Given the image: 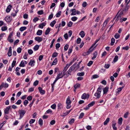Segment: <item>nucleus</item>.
Listing matches in <instances>:
<instances>
[{"label":"nucleus","instance_id":"a211bd4d","mask_svg":"<svg viewBox=\"0 0 130 130\" xmlns=\"http://www.w3.org/2000/svg\"><path fill=\"white\" fill-rule=\"evenodd\" d=\"M110 121V119L109 118H107L106 119V120L104 122V125H106Z\"/></svg>","mask_w":130,"mask_h":130},{"label":"nucleus","instance_id":"5701e85b","mask_svg":"<svg viewBox=\"0 0 130 130\" xmlns=\"http://www.w3.org/2000/svg\"><path fill=\"white\" fill-rule=\"evenodd\" d=\"M75 64H74L73 66H72L71 67H70L69 69L71 70V71H72L76 67L75 66Z\"/></svg>","mask_w":130,"mask_h":130},{"label":"nucleus","instance_id":"774afa93","mask_svg":"<svg viewBox=\"0 0 130 130\" xmlns=\"http://www.w3.org/2000/svg\"><path fill=\"white\" fill-rule=\"evenodd\" d=\"M56 107V105L55 104H54L52 105L51 106V108L53 109H55Z\"/></svg>","mask_w":130,"mask_h":130},{"label":"nucleus","instance_id":"f8f14e48","mask_svg":"<svg viewBox=\"0 0 130 130\" xmlns=\"http://www.w3.org/2000/svg\"><path fill=\"white\" fill-rule=\"evenodd\" d=\"M5 19V20L7 22H9L11 21V19L10 17L9 16H8L6 17Z\"/></svg>","mask_w":130,"mask_h":130},{"label":"nucleus","instance_id":"ddd939ff","mask_svg":"<svg viewBox=\"0 0 130 130\" xmlns=\"http://www.w3.org/2000/svg\"><path fill=\"white\" fill-rule=\"evenodd\" d=\"M70 99V97L69 96H68L66 100V103L67 104H71V102Z\"/></svg>","mask_w":130,"mask_h":130},{"label":"nucleus","instance_id":"4c0bfd02","mask_svg":"<svg viewBox=\"0 0 130 130\" xmlns=\"http://www.w3.org/2000/svg\"><path fill=\"white\" fill-rule=\"evenodd\" d=\"M38 14L39 15H41L43 13V10L39 11L37 12Z\"/></svg>","mask_w":130,"mask_h":130},{"label":"nucleus","instance_id":"4be33fe9","mask_svg":"<svg viewBox=\"0 0 130 130\" xmlns=\"http://www.w3.org/2000/svg\"><path fill=\"white\" fill-rule=\"evenodd\" d=\"M51 29L50 28H48L47 30L45 31V34L46 35H47L48 34L50 31Z\"/></svg>","mask_w":130,"mask_h":130},{"label":"nucleus","instance_id":"dca6fc26","mask_svg":"<svg viewBox=\"0 0 130 130\" xmlns=\"http://www.w3.org/2000/svg\"><path fill=\"white\" fill-rule=\"evenodd\" d=\"M127 20L126 18L122 17L120 19V22H122L123 21H125Z\"/></svg>","mask_w":130,"mask_h":130},{"label":"nucleus","instance_id":"338daca9","mask_svg":"<svg viewBox=\"0 0 130 130\" xmlns=\"http://www.w3.org/2000/svg\"><path fill=\"white\" fill-rule=\"evenodd\" d=\"M39 19V18L37 17H35L33 19V21L34 22H36L38 21Z\"/></svg>","mask_w":130,"mask_h":130},{"label":"nucleus","instance_id":"0eeeda50","mask_svg":"<svg viewBox=\"0 0 130 130\" xmlns=\"http://www.w3.org/2000/svg\"><path fill=\"white\" fill-rule=\"evenodd\" d=\"M11 108V106H9L7 107L4 110V113L5 114H8L9 113V110Z\"/></svg>","mask_w":130,"mask_h":130},{"label":"nucleus","instance_id":"9b49d317","mask_svg":"<svg viewBox=\"0 0 130 130\" xmlns=\"http://www.w3.org/2000/svg\"><path fill=\"white\" fill-rule=\"evenodd\" d=\"M12 7L11 5H9L7 7V8L6 10V11L7 12H9L11 9V8Z\"/></svg>","mask_w":130,"mask_h":130},{"label":"nucleus","instance_id":"de8ad7c7","mask_svg":"<svg viewBox=\"0 0 130 130\" xmlns=\"http://www.w3.org/2000/svg\"><path fill=\"white\" fill-rule=\"evenodd\" d=\"M72 24L73 23L71 21H70L68 23V26L69 27H71L72 26Z\"/></svg>","mask_w":130,"mask_h":130},{"label":"nucleus","instance_id":"c85d7f7f","mask_svg":"<svg viewBox=\"0 0 130 130\" xmlns=\"http://www.w3.org/2000/svg\"><path fill=\"white\" fill-rule=\"evenodd\" d=\"M70 66H69V65L68 64H67L66 66L64 68V69L63 70V71H66L67 70L68 68Z\"/></svg>","mask_w":130,"mask_h":130},{"label":"nucleus","instance_id":"79ce46f5","mask_svg":"<svg viewBox=\"0 0 130 130\" xmlns=\"http://www.w3.org/2000/svg\"><path fill=\"white\" fill-rule=\"evenodd\" d=\"M39 46L38 45H36L34 47V49L35 51L37 50L39 48Z\"/></svg>","mask_w":130,"mask_h":130},{"label":"nucleus","instance_id":"0e129e2a","mask_svg":"<svg viewBox=\"0 0 130 130\" xmlns=\"http://www.w3.org/2000/svg\"><path fill=\"white\" fill-rule=\"evenodd\" d=\"M60 46V44L59 43H57L56 44L55 46L56 49L59 48Z\"/></svg>","mask_w":130,"mask_h":130},{"label":"nucleus","instance_id":"f03ea898","mask_svg":"<svg viewBox=\"0 0 130 130\" xmlns=\"http://www.w3.org/2000/svg\"><path fill=\"white\" fill-rule=\"evenodd\" d=\"M35 39L36 41H37L38 42H41L43 40L42 38L39 36L35 37Z\"/></svg>","mask_w":130,"mask_h":130},{"label":"nucleus","instance_id":"a878e982","mask_svg":"<svg viewBox=\"0 0 130 130\" xmlns=\"http://www.w3.org/2000/svg\"><path fill=\"white\" fill-rule=\"evenodd\" d=\"M25 64L24 62L23 61H22L20 63L19 65V66L20 67H24L25 66Z\"/></svg>","mask_w":130,"mask_h":130},{"label":"nucleus","instance_id":"473e14b6","mask_svg":"<svg viewBox=\"0 0 130 130\" xmlns=\"http://www.w3.org/2000/svg\"><path fill=\"white\" fill-rule=\"evenodd\" d=\"M115 42V39L113 38H112L111 39V45H113L114 43Z\"/></svg>","mask_w":130,"mask_h":130},{"label":"nucleus","instance_id":"13d9d810","mask_svg":"<svg viewBox=\"0 0 130 130\" xmlns=\"http://www.w3.org/2000/svg\"><path fill=\"white\" fill-rule=\"evenodd\" d=\"M129 48V47L128 46H126L123 47L122 49L127 51L128 50Z\"/></svg>","mask_w":130,"mask_h":130},{"label":"nucleus","instance_id":"72a5a7b5","mask_svg":"<svg viewBox=\"0 0 130 130\" xmlns=\"http://www.w3.org/2000/svg\"><path fill=\"white\" fill-rule=\"evenodd\" d=\"M26 29V27L24 26V27H21L20 29V30L21 31H23L24 30H25Z\"/></svg>","mask_w":130,"mask_h":130},{"label":"nucleus","instance_id":"5fc2aeb1","mask_svg":"<svg viewBox=\"0 0 130 130\" xmlns=\"http://www.w3.org/2000/svg\"><path fill=\"white\" fill-rule=\"evenodd\" d=\"M1 29L2 31H4L6 30L7 29V28L6 26H3L2 27Z\"/></svg>","mask_w":130,"mask_h":130},{"label":"nucleus","instance_id":"37998d69","mask_svg":"<svg viewBox=\"0 0 130 130\" xmlns=\"http://www.w3.org/2000/svg\"><path fill=\"white\" fill-rule=\"evenodd\" d=\"M69 46V45H68L67 44H66L64 46V50L65 51H67L68 48Z\"/></svg>","mask_w":130,"mask_h":130},{"label":"nucleus","instance_id":"f257e3e1","mask_svg":"<svg viewBox=\"0 0 130 130\" xmlns=\"http://www.w3.org/2000/svg\"><path fill=\"white\" fill-rule=\"evenodd\" d=\"M26 111L24 110H19V111L18 113L20 115V119L22 118L23 117Z\"/></svg>","mask_w":130,"mask_h":130},{"label":"nucleus","instance_id":"9d476101","mask_svg":"<svg viewBox=\"0 0 130 130\" xmlns=\"http://www.w3.org/2000/svg\"><path fill=\"white\" fill-rule=\"evenodd\" d=\"M100 93L97 92H96L94 94V95L96 97V99H99L100 98Z\"/></svg>","mask_w":130,"mask_h":130},{"label":"nucleus","instance_id":"680f3d73","mask_svg":"<svg viewBox=\"0 0 130 130\" xmlns=\"http://www.w3.org/2000/svg\"><path fill=\"white\" fill-rule=\"evenodd\" d=\"M28 53L29 54L31 55L33 53V51L32 50L30 49L28 50Z\"/></svg>","mask_w":130,"mask_h":130},{"label":"nucleus","instance_id":"bf43d9fd","mask_svg":"<svg viewBox=\"0 0 130 130\" xmlns=\"http://www.w3.org/2000/svg\"><path fill=\"white\" fill-rule=\"evenodd\" d=\"M84 115V113H82L79 117V119H81L83 118Z\"/></svg>","mask_w":130,"mask_h":130},{"label":"nucleus","instance_id":"20e7f679","mask_svg":"<svg viewBox=\"0 0 130 130\" xmlns=\"http://www.w3.org/2000/svg\"><path fill=\"white\" fill-rule=\"evenodd\" d=\"M129 3V2H128L127 3V4H126V6L124 8L123 10V11L124 12H127L128 9H129V6L128 5H127Z\"/></svg>","mask_w":130,"mask_h":130},{"label":"nucleus","instance_id":"4468645a","mask_svg":"<svg viewBox=\"0 0 130 130\" xmlns=\"http://www.w3.org/2000/svg\"><path fill=\"white\" fill-rule=\"evenodd\" d=\"M119 11L117 13V14L116 16L114 18H115V19H115V21L116 22H117L119 20V18L120 17V16L119 15H118V13H119Z\"/></svg>","mask_w":130,"mask_h":130},{"label":"nucleus","instance_id":"58836bf2","mask_svg":"<svg viewBox=\"0 0 130 130\" xmlns=\"http://www.w3.org/2000/svg\"><path fill=\"white\" fill-rule=\"evenodd\" d=\"M77 58L76 57H75L74 58L71 62L69 64V66L71 65L72 64L74 61Z\"/></svg>","mask_w":130,"mask_h":130},{"label":"nucleus","instance_id":"1a4fd4ad","mask_svg":"<svg viewBox=\"0 0 130 130\" xmlns=\"http://www.w3.org/2000/svg\"><path fill=\"white\" fill-rule=\"evenodd\" d=\"M109 88L108 87H106L103 88V94H106L108 91Z\"/></svg>","mask_w":130,"mask_h":130},{"label":"nucleus","instance_id":"2eb2a0df","mask_svg":"<svg viewBox=\"0 0 130 130\" xmlns=\"http://www.w3.org/2000/svg\"><path fill=\"white\" fill-rule=\"evenodd\" d=\"M46 23L44 22H43L42 23L40 24L39 25V27L40 28H42L43 27L45 26Z\"/></svg>","mask_w":130,"mask_h":130},{"label":"nucleus","instance_id":"7c9ffc66","mask_svg":"<svg viewBox=\"0 0 130 130\" xmlns=\"http://www.w3.org/2000/svg\"><path fill=\"white\" fill-rule=\"evenodd\" d=\"M118 56L117 55H116L115 56L113 61L114 62H116L118 60Z\"/></svg>","mask_w":130,"mask_h":130},{"label":"nucleus","instance_id":"aec40b11","mask_svg":"<svg viewBox=\"0 0 130 130\" xmlns=\"http://www.w3.org/2000/svg\"><path fill=\"white\" fill-rule=\"evenodd\" d=\"M57 58H55L53 61L51 66L53 65H55L57 63Z\"/></svg>","mask_w":130,"mask_h":130},{"label":"nucleus","instance_id":"c03bdc74","mask_svg":"<svg viewBox=\"0 0 130 130\" xmlns=\"http://www.w3.org/2000/svg\"><path fill=\"white\" fill-rule=\"evenodd\" d=\"M36 99L35 98H33L32 101L31 103L29 105V107H31L32 106L33 103H34L35 101V100Z\"/></svg>","mask_w":130,"mask_h":130},{"label":"nucleus","instance_id":"c756f323","mask_svg":"<svg viewBox=\"0 0 130 130\" xmlns=\"http://www.w3.org/2000/svg\"><path fill=\"white\" fill-rule=\"evenodd\" d=\"M114 37L116 39H118L120 37V35L118 33H116L115 34L114 36Z\"/></svg>","mask_w":130,"mask_h":130},{"label":"nucleus","instance_id":"a19ab883","mask_svg":"<svg viewBox=\"0 0 130 130\" xmlns=\"http://www.w3.org/2000/svg\"><path fill=\"white\" fill-rule=\"evenodd\" d=\"M125 86L124 85V86H123L122 87L118 88L117 89V90H118V92H120L121 91L122 88H123Z\"/></svg>","mask_w":130,"mask_h":130},{"label":"nucleus","instance_id":"69168bd1","mask_svg":"<svg viewBox=\"0 0 130 130\" xmlns=\"http://www.w3.org/2000/svg\"><path fill=\"white\" fill-rule=\"evenodd\" d=\"M99 76L97 75H95L92 76V79H94L98 78Z\"/></svg>","mask_w":130,"mask_h":130},{"label":"nucleus","instance_id":"e2e57ef3","mask_svg":"<svg viewBox=\"0 0 130 130\" xmlns=\"http://www.w3.org/2000/svg\"><path fill=\"white\" fill-rule=\"evenodd\" d=\"M93 63V62L92 61H90L89 62L87 63V65L88 66H90Z\"/></svg>","mask_w":130,"mask_h":130},{"label":"nucleus","instance_id":"6e6d98bb","mask_svg":"<svg viewBox=\"0 0 130 130\" xmlns=\"http://www.w3.org/2000/svg\"><path fill=\"white\" fill-rule=\"evenodd\" d=\"M77 18V17H74L72 18L71 20L73 21H76Z\"/></svg>","mask_w":130,"mask_h":130},{"label":"nucleus","instance_id":"c9c22d12","mask_svg":"<svg viewBox=\"0 0 130 130\" xmlns=\"http://www.w3.org/2000/svg\"><path fill=\"white\" fill-rule=\"evenodd\" d=\"M101 89L102 87H99L97 91L96 92L101 93Z\"/></svg>","mask_w":130,"mask_h":130},{"label":"nucleus","instance_id":"864d4df0","mask_svg":"<svg viewBox=\"0 0 130 130\" xmlns=\"http://www.w3.org/2000/svg\"><path fill=\"white\" fill-rule=\"evenodd\" d=\"M22 102V101L21 100H18L17 102L15 103V104L17 105H20V104Z\"/></svg>","mask_w":130,"mask_h":130},{"label":"nucleus","instance_id":"052dcab7","mask_svg":"<svg viewBox=\"0 0 130 130\" xmlns=\"http://www.w3.org/2000/svg\"><path fill=\"white\" fill-rule=\"evenodd\" d=\"M87 5V3L86 2H84L82 4V6L84 7H86Z\"/></svg>","mask_w":130,"mask_h":130},{"label":"nucleus","instance_id":"39448f33","mask_svg":"<svg viewBox=\"0 0 130 130\" xmlns=\"http://www.w3.org/2000/svg\"><path fill=\"white\" fill-rule=\"evenodd\" d=\"M38 89L41 94H45V91L44 90L42 89V88L39 87H38Z\"/></svg>","mask_w":130,"mask_h":130},{"label":"nucleus","instance_id":"2f4dec72","mask_svg":"<svg viewBox=\"0 0 130 130\" xmlns=\"http://www.w3.org/2000/svg\"><path fill=\"white\" fill-rule=\"evenodd\" d=\"M77 75L78 76H83L84 75V72L78 73H77Z\"/></svg>","mask_w":130,"mask_h":130},{"label":"nucleus","instance_id":"393cba45","mask_svg":"<svg viewBox=\"0 0 130 130\" xmlns=\"http://www.w3.org/2000/svg\"><path fill=\"white\" fill-rule=\"evenodd\" d=\"M39 124L40 125L42 126L43 125V121L42 119L40 118L38 121Z\"/></svg>","mask_w":130,"mask_h":130},{"label":"nucleus","instance_id":"6e6552de","mask_svg":"<svg viewBox=\"0 0 130 130\" xmlns=\"http://www.w3.org/2000/svg\"><path fill=\"white\" fill-rule=\"evenodd\" d=\"M12 49L11 47V46L9 47V48L8 50V55L10 57L12 55Z\"/></svg>","mask_w":130,"mask_h":130},{"label":"nucleus","instance_id":"6ab92c4d","mask_svg":"<svg viewBox=\"0 0 130 130\" xmlns=\"http://www.w3.org/2000/svg\"><path fill=\"white\" fill-rule=\"evenodd\" d=\"M42 33V31L41 30H38L37 32V35H38L40 36Z\"/></svg>","mask_w":130,"mask_h":130},{"label":"nucleus","instance_id":"412c9836","mask_svg":"<svg viewBox=\"0 0 130 130\" xmlns=\"http://www.w3.org/2000/svg\"><path fill=\"white\" fill-rule=\"evenodd\" d=\"M56 22V21L54 20L51 23L50 25L51 27H53Z\"/></svg>","mask_w":130,"mask_h":130},{"label":"nucleus","instance_id":"cd10ccee","mask_svg":"<svg viewBox=\"0 0 130 130\" xmlns=\"http://www.w3.org/2000/svg\"><path fill=\"white\" fill-rule=\"evenodd\" d=\"M116 124V123H113L112 124V126L113 128V129L114 130H117V128L115 126V125Z\"/></svg>","mask_w":130,"mask_h":130},{"label":"nucleus","instance_id":"e433bc0d","mask_svg":"<svg viewBox=\"0 0 130 130\" xmlns=\"http://www.w3.org/2000/svg\"><path fill=\"white\" fill-rule=\"evenodd\" d=\"M80 86V84H79L77 83L74 85V87L75 89H76L78 88Z\"/></svg>","mask_w":130,"mask_h":130},{"label":"nucleus","instance_id":"f3484780","mask_svg":"<svg viewBox=\"0 0 130 130\" xmlns=\"http://www.w3.org/2000/svg\"><path fill=\"white\" fill-rule=\"evenodd\" d=\"M93 51V48H90L88 50V51L87 52H86V54L88 55L90 53L92 52Z\"/></svg>","mask_w":130,"mask_h":130},{"label":"nucleus","instance_id":"3c124183","mask_svg":"<svg viewBox=\"0 0 130 130\" xmlns=\"http://www.w3.org/2000/svg\"><path fill=\"white\" fill-rule=\"evenodd\" d=\"M86 94L85 93H84L82 96V98L85 99L86 98Z\"/></svg>","mask_w":130,"mask_h":130},{"label":"nucleus","instance_id":"09e8293b","mask_svg":"<svg viewBox=\"0 0 130 130\" xmlns=\"http://www.w3.org/2000/svg\"><path fill=\"white\" fill-rule=\"evenodd\" d=\"M28 101L27 100H25L23 102V104L25 106H26L28 104Z\"/></svg>","mask_w":130,"mask_h":130},{"label":"nucleus","instance_id":"bb28decb","mask_svg":"<svg viewBox=\"0 0 130 130\" xmlns=\"http://www.w3.org/2000/svg\"><path fill=\"white\" fill-rule=\"evenodd\" d=\"M123 121V119L122 118H120L118 120V123L119 124H122Z\"/></svg>","mask_w":130,"mask_h":130},{"label":"nucleus","instance_id":"603ef678","mask_svg":"<svg viewBox=\"0 0 130 130\" xmlns=\"http://www.w3.org/2000/svg\"><path fill=\"white\" fill-rule=\"evenodd\" d=\"M22 49L20 47H18L17 50V52L19 53H20Z\"/></svg>","mask_w":130,"mask_h":130},{"label":"nucleus","instance_id":"49530a36","mask_svg":"<svg viewBox=\"0 0 130 130\" xmlns=\"http://www.w3.org/2000/svg\"><path fill=\"white\" fill-rule=\"evenodd\" d=\"M61 11H59L56 14V17H59L61 15Z\"/></svg>","mask_w":130,"mask_h":130},{"label":"nucleus","instance_id":"a18cd8bd","mask_svg":"<svg viewBox=\"0 0 130 130\" xmlns=\"http://www.w3.org/2000/svg\"><path fill=\"white\" fill-rule=\"evenodd\" d=\"M16 63V61L15 60H13L12 63L11 67L12 68H13L15 65Z\"/></svg>","mask_w":130,"mask_h":130},{"label":"nucleus","instance_id":"7ed1b4c3","mask_svg":"<svg viewBox=\"0 0 130 130\" xmlns=\"http://www.w3.org/2000/svg\"><path fill=\"white\" fill-rule=\"evenodd\" d=\"M35 61L34 60H30V61L28 63V65L30 66L31 67H33L35 65Z\"/></svg>","mask_w":130,"mask_h":130},{"label":"nucleus","instance_id":"423d86ee","mask_svg":"<svg viewBox=\"0 0 130 130\" xmlns=\"http://www.w3.org/2000/svg\"><path fill=\"white\" fill-rule=\"evenodd\" d=\"M70 11L72 12L71 14V15H75L76 14V10L75 9H71L70 10Z\"/></svg>","mask_w":130,"mask_h":130},{"label":"nucleus","instance_id":"b1692460","mask_svg":"<svg viewBox=\"0 0 130 130\" xmlns=\"http://www.w3.org/2000/svg\"><path fill=\"white\" fill-rule=\"evenodd\" d=\"M79 34L80 35L82 38H83L85 36V34L84 32L83 31H82Z\"/></svg>","mask_w":130,"mask_h":130},{"label":"nucleus","instance_id":"4d7b16f0","mask_svg":"<svg viewBox=\"0 0 130 130\" xmlns=\"http://www.w3.org/2000/svg\"><path fill=\"white\" fill-rule=\"evenodd\" d=\"M38 80H36L34 82L33 85L34 86H36L38 84Z\"/></svg>","mask_w":130,"mask_h":130},{"label":"nucleus","instance_id":"8fccbe9b","mask_svg":"<svg viewBox=\"0 0 130 130\" xmlns=\"http://www.w3.org/2000/svg\"><path fill=\"white\" fill-rule=\"evenodd\" d=\"M81 41V39L79 38H78L77 40L76 43L77 44H79L80 43Z\"/></svg>","mask_w":130,"mask_h":130},{"label":"nucleus","instance_id":"f704fd0d","mask_svg":"<svg viewBox=\"0 0 130 130\" xmlns=\"http://www.w3.org/2000/svg\"><path fill=\"white\" fill-rule=\"evenodd\" d=\"M95 102L92 101L91 103L89 104L88 105V106L89 107H90L92 106H93L95 104Z\"/></svg>","mask_w":130,"mask_h":130},{"label":"nucleus","instance_id":"ea45409f","mask_svg":"<svg viewBox=\"0 0 130 130\" xmlns=\"http://www.w3.org/2000/svg\"><path fill=\"white\" fill-rule=\"evenodd\" d=\"M58 55V53L57 52H54L53 53L52 55L53 57H57Z\"/></svg>","mask_w":130,"mask_h":130}]
</instances>
